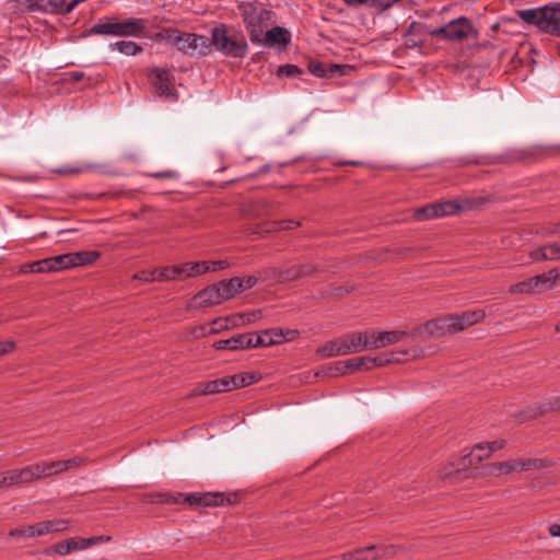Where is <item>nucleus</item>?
Returning a JSON list of instances; mask_svg holds the SVG:
<instances>
[{"instance_id":"f257e3e1","label":"nucleus","mask_w":560,"mask_h":560,"mask_svg":"<svg viewBox=\"0 0 560 560\" xmlns=\"http://www.w3.org/2000/svg\"><path fill=\"white\" fill-rule=\"evenodd\" d=\"M143 503L187 504L191 508L234 504L240 492H141Z\"/></svg>"},{"instance_id":"f03ea898","label":"nucleus","mask_w":560,"mask_h":560,"mask_svg":"<svg viewBox=\"0 0 560 560\" xmlns=\"http://www.w3.org/2000/svg\"><path fill=\"white\" fill-rule=\"evenodd\" d=\"M237 8L252 43L261 40V35L272 23V11L255 2H242Z\"/></svg>"},{"instance_id":"7ed1b4c3","label":"nucleus","mask_w":560,"mask_h":560,"mask_svg":"<svg viewBox=\"0 0 560 560\" xmlns=\"http://www.w3.org/2000/svg\"><path fill=\"white\" fill-rule=\"evenodd\" d=\"M518 15L523 21L536 25L540 31L560 37V8L544 7L522 10Z\"/></svg>"},{"instance_id":"20e7f679","label":"nucleus","mask_w":560,"mask_h":560,"mask_svg":"<svg viewBox=\"0 0 560 560\" xmlns=\"http://www.w3.org/2000/svg\"><path fill=\"white\" fill-rule=\"evenodd\" d=\"M211 43L217 50L225 56L242 58L247 50V44L243 35L231 33L224 25L212 30Z\"/></svg>"},{"instance_id":"39448f33","label":"nucleus","mask_w":560,"mask_h":560,"mask_svg":"<svg viewBox=\"0 0 560 560\" xmlns=\"http://www.w3.org/2000/svg\"><path fill=\"white\" fill-rule=\"evenodd\" d=\"M480 471L481 468L477 467L470 454L467 453L444 464L439 470V476L451 481H462L470 477L481 476Z\"/></svg>"},{"instance_id":"423d86ee","label":"nucleus","mask_w":560,"mask_h":560,"mask_svg":"<svg viewBox=\"0 0 560 560\" xmlns=\"http://www.w3.org/2000/svg\"><path fill=\"white\" fill-rule=\"evenodd\" d=\"M69 522L67 520H50L43 521L36 524L24 525L16 528H13L9 532V537L26 539L45 536L51 533L63 532L68 528Z\"/></svg>"},{"instance_id":"0eeeda50","label":"nucleus","mask_w":560,"mask_h":560,"mask_svg":"<svg viewBox=\"0 0 560 560\" xmlns=\"http://www.w3.org/2000/svg\"><path fill=\"white\" fill-rule=\"evenodd\" d=\"M558 279L556 269H552L546 273H540L530 277L526 280L520 281L512 284L509 288L510 294H537L550 290L555 287Z\"/></svg>"},{"instance_id":"6e6552de","label":"nucleus","mask_w":560,"mask_h":560,"mask_svg":"<svg viewBox=\"0 0 560 560\" xmlns=\"http://www.w3.org/2000/svg\"><path fill=\"white\" fill-rule=\"evenodd\" d=\"M46 478L42 464L0 472V489L22 486L36 479Z\"/></svg>"},{"instance_id":"1a4fd4ad","label":"nucleus","mask_w":560,"mask_h":560,"mask_svg":"<svg viewBox=\"0 0 560 560\" xmlns=\"http://www.w3.org/2000/svg\"><path fill=\"white\" fill-rule=\"evenodd\" d=\"M474 32V27L468 19L462 16L448 22L442 27L434 28L430 32L433 37H440L447 40L460 42L467 39Z\"/></svg>"},{"instance_id":"9d476101","label":"nucleus","mask_w":560,"mask_h":560,"mask_svg":"<svg viewBox=\"0 0 560 560\" xmlns=\"http://www.w3.org/2000/svg\"><path fill=\"white\" fill-rule=\"evenodd\" d=\"M412 334L421 336L423 339L441 338L446 335H453L451 320L447 315H443L415 327Z\"/></svg>"},{"instance_id":"9b49d317","label":"nucleus","mask_w":560,"mask_h":560,"mask_svg":"<svg viewBox=\"0 0 560 560\" xmlns=\"http://www.w3.org/2000/svg\"><path fill=\"white\" fill-rule=\"evenodd\" d=\"M209 266L207 261L186 262L173 267H164L159 272V278L166 280L182 279L187 277H196L207 272Z\"/></svg>"},{"instance_id":"f8f14e48","label":"nucleus","mask_w":560,"mask_h":560,"mask_svg":"<svg viewBox=\"0 0 560 560\" xmlns=\"http://www.w3.org/2000/svg\"><path fill=\"white\" fill-rule=\"evenodd\" d=\"M395 553L396 547L393 545H371L343 553L341 560H377L393 557Z\"/></svg>"},{"instance_id":"ddd939ff","label":"nucleus","mask_w":560,"mask_h":560,"mask_svg":"<svg viewBox=\"0 0 560 560\" xmlns=\"http://www.w3.org/2000/svg\"><path fill=\"white\" fill-rule=\"evenodd\" d=\"M453 332H460L470 326L482 322L486 317L483 310L466 311L463 313L448 314Z\"/></svg>"},{"instance_id":"4468645a","label":"nucleus","mask_w":560,"mask_h":560,"mask_svg":"<svg viewBox=\"0 0 560 560\" xmlns=\"http://www.w3.org/2000/svg\"><path fill=\"white\" fill-rule=\"evenodd\" d=\"M149 79L159 96L173 101L177 98L175 90L171 88V78L166 70L153 68L150 70Z\"/></svg>"},{"instance_id":"2eb2a0df","label":"nucleus","mask_w":560,"mask_h":560,"mask_svg":"<svg viewBox=\"0 0 560 560\" xmlns=\"http://www.w3.org/2000/svg\"><path fill=\"white\" fill-rule=\"evenodd\" d=\"M553 410H560V397L544 401L539 405L529 406L525 410L514 415V417L518 423H524L525 421L535 419Z\"/></svg>"},{"instance_id":"dca6fc26","label":"nucleus","mask_w":560,"mask_h":560,"mask_svg":"<svg viewBox=\"0 0 560 560\" xmlns=\"http://www.w3.org/2000/svg\"><path fill=\"white\" fill-rule=\"evenodd\" d=\"M371 331L372 350L385 348L398 343L404 338L413 336L412 331L406 330H386V331Z\"/></svg>"},{"instance_id":"f3484780","label":"nucleus","mask_w":560,"mask_h":560,"mask_svg":"<svg viewBox=\"0 0 560 560\" xmlns=\"http://www.w3.org/2000/svg\"><path fill=\"white\" fill-rule=\"evenodd\" d=\"M517 472L515 458H511L504 462L490 463L481 467L482 477H506Z\"/></svg>"},{"instance_id":"a211bd4d","label":"nucleus","mask_w":560,"mask_h":560,"mask_svg":"<svg viewBox=\"0 0 560 560\" xmlns=\"http://www.w3.org/2000/svg\"><path fill=\"white\" fill-rule=\"evenodd\" d=\"M222 302L223 300L217 284L203 289L192 299V305L199 308L212 307Z\"/></svg>"},{"instance_id":"6ab92c4d","label":"nucleus","mask_w":560,"mask_h":560,"mask_svg":"<svg viewBox=\"0 0 560 560\" xmlns=\"http://www.w3.org/2000/svg\"><path fill=\"white\" fill-rule=\"evenodd\" d=\"M346 337L350 354L359 353L364 350H372L370 330L347 334Z\"/></svg>"},{"instance_id":"aec40b11","label":"nucleus","mask_w":560,"mask_h":560,"mask_svg":"<svg viewBox=\"0 0 560 560\" xmlns=\"http://www.w3.org/2000/svg\"><path fill=\"white\" fill-rule=\"evenodd\" d=\"M162 37L165 38L170 44L177 47L178 50L185 54H191V39L195 34L182 33L175 30H165L161 33Z\"/></svg>"},{"instance_id":"412c9836","label":"nucleus","mask_w":560,"mask_h":560,"mask_svg":"<svg viewBox=\"0 0 560 560\" xmlns=\"http://www.w3.org/2000/svg\"><path fill=\"white\" fill-rule=\"evenodd\" d=\"M290 42V33L283 27H273L265 31L261 35V40L255 42L256 44L275 46V45H287Z\"/></svg>"},{"instance_id":"4be33fe9","label":"nucleus","mask_w":560,"mask_h":560,"mask_svg":"<svg viewBox=\"0 0 560 560\" xmlns=\"http://www.w3.org/2000/svg\"><path fill=\"white\" fill-rule=\"evenodd\" d=\"M351 68L349 66H340V65H327L320 61H311L308 65V70L316 77L323 78L328 74L339 73L341 75L346 74Z\"/></svg>"},{"instance_id":"5701e85b","label":"nucleus","mask_w":560,"mask_h":560,"mask_svg":"<svg viewBox=\"0 0 560 560\" xmlns=\"http://www.w3.org/2000/svg\"><path fill=\"white\" fill-rule=\"evenodd\" d=\"M145 30V21L142 19H130L116 22V36H136Z\"/></svg>"},{"instance_id":"b1692460","label":"nucleus","mask_w":560,"mask_h":560,"mask_svg":"<svg viewBox=\"0 0 560 560\" xmlns=\"http://www.w3.org/2000/svg\"><path fill=\"white\" fill-rule=\"evenodd\" d=\"M250 345V338L246 334H238L230 339L219 340L213 343L218 350H242Z\"/></svg>"},{"instance_id":"393cba45","label":"nucleus","mask_w":560,"mask_h":560,"mask_svg":"<svg viewBox=\"0 0 560 560\" xmlns=\"http://www.w3.org/2000/svg\"><path fill=\"white\" fill-rule=\"evenodd\" d=\"M88 549V540L82 537H71L54 546V551L59 556H66L75 550Z\"/></svg>"},{"instance_id":"a878e982","label":"nucleus","mask_w":560,"mask_h":560,"mask_svg":"<svg viewBox=\"0 0 560 560\" xmlns=\"http://www.w3.org/2000/svg\"><path fill=\"white\" fill-rule=\"evenodd\" d=\"M229 377H222L219 380L210 381L203 384H200L196 389V395H207V394H215L231 390Z\"/></svg>"},{"instance_id":"bb28decb","label":"nucleus","mask_w":560,"mask_h":560,"mask_svg":"<svg viewBox=\"0 0 560 560\" xmlns=\"http://www.w3.org/2000/svg\"><path fill=\"white\" fill-rule=\"evenodd\" d=\"M65 1L60 0H26V8L28 11L42 10L50 13H59L63 9Z\"/></svg>"},{"instance_id":"cd10ccee","label":"nucleus","mask_w":560,"mask_h":560,"mask_svg":"<svg viewBox=\"0 0 560 560\" xmlns=\"http://www.w3.org/2000/svg\"><path fill=\"white\" fill-rule=\"evenodd\" d=\"M435 205H436L439 218L444 217V215H451L456 212H459V211L470 208L469 200H464V201L447 200V201L438 202Z\"/></svg>"},{"instance_id":"c85d7f7f","label":"nucleus","mask_w":560,"mask_h":560,"mask_svg":"<svg viewBox=\"0 0 560 560\" xmlns=\"http://www.w3.org/2000/svg\"><path fill=\"white\" fill-rule=\"evenodd\" d=\"M223 301L230 300L237 293L242 292L240 278L235 277L230 280H222L217 284Z\"/></svg>"},{"instance_id":"c756f323","label":"nucleus","mask_w":560,"mask_h":560,"mask_svg":"<svg viewBox=\"0 0 560 560\" xmlns=\"http://www.w3.org/2000/svg\"><path fill=\"white\" fill-rule=\"evenodd\" d=\"M228 377L229 381H231L229 382L231 390L240 387H246L260 380L259 374L250 372L240 373Z\"/></svg>"},{"instance_id":"7c9ffc66","label":"nucleus","mask_w":560,"mask_h":560,"mask_svg":"<svg viewBox=\"0 0 560 560\" xmlns=\"http://www.w3.org/2000/svg\"><path fill=\"white\" fill-rule=\"evenodd\" d=\"M517 472L540 470L547 467V462L541 458H515Z\"/></svg>"},{"instance_id":"2f4dec72","label":"nucleus","mask_w":560,"mask_h":560,"mask_svg":"<svg viewBox=\"0 0 560 560\" xmlns=\"http://www.w3.org/2000/svg\"><path fill=\"white\" fill-rule=\"evenodd\" d=\"M246 335L250 338V345L248 348L268 347L271 345L280 343V339H275L272 337L268 338L271 335V331L265 330L261 335L247 332Z\"/></svg>"},{"instance_id":"473e14b6","label":"nucleus","mask_w":560,"mask_h":560,"mask_svg":"<svg viewBox=\"0 0 560 560\" xmlns=\"http://www.w3.org/2000/svg\"><path fill=\"white\" fill-rule=\"evenodd\" d=\"M72 267H80L92 264L100 257L98 252L69 253Z\"/></svg>"},{"instance_id":"72a5a7b5","label":"nucleus","mask_w":560,"mask_h":560,"mask_svg":"<svg viewBox=\"0 0 560 560\" xmlns=\"http://www.w3.org/2000/svg\"><path fill=\"white\" fill-rule=\"evenodd\" d=\"M49 272H56L72 267L70 255L63 254L47 258Z\"/></svg>"},{"instance_id":"f704fd0d","label":"nucleus","mask_w":560,"mask_h":560,"mask_svg":"<svg viewBox=\"0 0 560 560\" xmlns=\"http://www.w3.org/2000/svg\"><path fill=\"white\" fill-rule=\"evenodd\" d=\"M191 39V55L198 54V55H206L210 51V45L209 38L196 35L194 37H189Z\"/></svg>"},{"instance_id":"c9c22d12","label":"nucleus","mask_w":560,"mask_h":560,"mask_svg":"<svg viewBox=\"0 0 560 560\" xmlns=\"http://www.w3.org/2000/svg\"><path fill=\"white\" fill-rule=\"evenodd\" d=\"M271 272H272V277L279 281V282H283V281H291V280H295V279H299V273H298V267L296 266H293V267H290V268H287V269H271Z\"/></svg>"},{"instance_id":"e433bc0d","label":"nucleus","mask_w":560,"mask_h":560,"mask_svg":"<svg viewBox=\"0 0 560 560\" xmlns=\"http://www.w3.org/2000/svg\"><path fill=\"white\" fill-rule=\"evenodd\" d=\"M413 218L418 221H423V220H430V219H434V218H439V213H438V210H436V205L435 203H430V205H427L424 207H421V208H418L415 213H413Z\"/></svg>"},{"instance_id":"4c0bfd02","label":"nucleus","mask_w":560,"mask_h":560,"mask_svg":"<svg viewBox=\"0 0 560 560\" xmlns=\"http://www.w3.org/2000/svg\"><path fill=\"white\" fill-rule=\"evenodd\" d=\"M113 48L127 56H135L142 51V48L138 44L130 40L117 42L113 45Z\"/></svg>"},{"instance_id":"58836bf2","label":"nucleus","mask_w":560,"mask_h":560,"mask_svg":"<svg viewBox=\"0 0 560 560\" xmlns=\"http://www.w3.org/2000/svg\"><path fill=\"white\" fill-rule=\"evenodd\" d=\"M49 266H48V261H47V258L45 259H42V260H37V261H33V262H30V264H25V265H22L21 268H20V272L22 273H27V272H49Z\"/></svg>"},{"instance_id":"ea45409f","label":"nucleus","mask_w":560,"mask_h":560,"mask_svg":"<svg viewBox=\"0 0 560 560\" xmlns=\"http://www.w3.org/2000/svg\"><path fill=\"white\" fill-rule=\"evenodd\" d=\"M529 257L533 261H546V260L553 261L555 260V257H552V255L550 254L549 244L539 246V247L530 250Z\"/></svg>"},{"instance_id":"a19ab883","label":"nucleus","mask_w":560,"mask_h":560,"mask_svg":"<svg viewBox=\"0 0 560 560\" xmlns=\"http://www.w3.org/2000/svg\"><path fill=\"white\" fill-rule=\"evenodd\" d=\"M316 353L323 358H332L341 355L336 339L325 342L316 350Z\"/></svg>"},{"instance_id":"79ce46f5","label":"nucleus","mask_w":560,"mask_h":560,"mask_svg":"<svg viewBox=\"0 0 560 560\" xmlns=\"http://www.w3.org/2000/svg\"><path fill=\"white\" fill-rule=\"evenodd\" d=\"M472 460H475L476 465L481 463L485 459H488L491 457V454L489 453V447L485 443L476 444L471 451L469 452Z\"/></svg>"},{"instance_id":"37998d69","label":"nucleus","mask_w":560,"mask_h":560,"mask_svg":"<svg viewBox=\"0 0 560 560\" xmlns=\"http://www.w3.org/2000/svg\"><path fill=\"white\" fill-rule=\"evenodd\" d=\"M91 34L98 35H115L116 36V22L106 21L93 25L90 30Z\"/></svg>"},{"instance_id":"c03bdc74","label":"nucleus","mask_w":560,"mask_h":560,"mask_svg":"<svg viewBox=\"0 0 560 560\" xmlns=\"http://www.w3.org/2000/svg\"><path fill=\"white\" fill-rule=\"evenodd\" d=\"M301 223L299 221L288 220V221H275L269 224H267V228L264 230V232H273V231H281V230H290L295 226H299Z\"/></svg>"},{"instance_id":"a18cd8bd","label":"nucleus","mask_w":560,"mask_h":560,"mask_svg":"<svg viewBox=\"0 0 560 560\" xmlns=\"http://www.w3.org/2000/svg\"><path fill=\"white\" fill-rule=\"evenodd\" d=\"M42 465H43L45 477H49L51 475L67 470L66 464L63 460L43 463Z\"/></svg>"},{"instance_id":"49530a36","label":"nucleus","mask_w":560,"mask_h":560,"mask_svg":"<svg viewBox=\"0 0 560 560\" xmlns=\"http://www.w3.org/2000/svg\"><path fill=\"white\" fill-rule=\"evenodd\" d=\"M161 269H154V270H142L140 272H137L133 276L135 280H140L144 282H152V281H161L162 278H159V272Z\"/></svg>"},{"instance_id":"de8ad7c7","label":"nucleus","mask_w":560,"mask_h":560,"mask_svg":"<svg viewBox=\"0 0 560 560\" xmlns=\"http://www.w3.org/2000/svg\"><path fill=\"white\" fill-rule=\"evenodd\" d=\"M95 168H101V166L100 165H91V164H89V165H80V166H75V167L62 166L57 172L60 175H73V174L83 173L86 170H95Z\"/></svg>"},{"instance_id":"09e8293b","label":"nucleus","mask_w":560,"mask_h":560,"mask_svg":"<svg viewBox=\"0 0 560 560\" xmlns=\"http://www.w3.org/2000/svg\"><path fill=\"white\" fill-rule=\"evenodd\" d=\"M368 360H370V357H362V358H358V359L348 360L347 361L348 370H353V371L362 370V369L369 370V369H371V366L368 364Z\"/></svg>"},{"instance_id":"8fccbe9b","label":"nucleus","mask_w":560,"mask_h":560,"mask_svg":"<svg viewBox=\"0 0 560 560\" xmlns=\"http://www.w3.org/2000/svg\"><path fill=\"white\" fill-rule=\"evenodd\" d=\"M398 362H400L399 358L387 359L385 357H375V358H370V360H368V364L370 366L371 365L385 366V365H388L390 363H398Z\"/></svg>"},{"instance_id":"3c124183","label":"nucleus","mask_w":560,"mask_h":560,"mask_svg":"<svg viewBox=\"0 0 560 560\" xmlns=\"http://www.w3.org/2000/svg\"><path fill=\"white\" fill-rule=\"evenodd\" d=\"M300 72V69L294 65H284L278 69V75L294 77Z\"/></svg>"},{"instance_id":"603ef678","label":"nucleus","mask_w":560,"mask_h":560,"mask_svg":"<svg viewBox=\"0 0 560 560\" xmlns=\"http://www.w3.org/2000/svg\"><path fill=\"white\" fill-rule=\"evenodd\" d=\"M260 317V311H255L250 313L240 314L235 316V319L238 318L242 320V324H250L255 323Z\"/></svg>"},{"instance_id":"864d4df0","label":"nucleus","mask_w":560,"mask_h":560,"mask_svg":"<svg viewBox=\"0 0 560 560\" xmlns=\"http://www.w3.org/2000/svg\"><path fill=\"white\" fill-rule=\"evenodd\" d=\"M348 370L347 361L337 362L334 366L327 369V374H345Z\"/></svg>"},{"instance_id":"5fc2aeb1","label":"nucleus","mask_w":560,"mask_h":560,"mask_svg":"<svg viewBox=\"0 0 560 560\" xmlns=\"http://www.w3.org/2000/svg\"><path fill=\"white\" fill-rule=\"evenodd\" d=\"M15 342L12 340L0 341V357L14 351Z\"/></svg>"},{"instance_id":"6e6d98bb","label":"nucleus","mask_w":560,"mask_h":560,"mask_svg":"<svg viewBox=\"0 0 560 560\" xmlns=\"http://www.w3.org/2000/svg\"><path fill=\"white\" fill-rule=\"evenodd\" d=\"M336 341L341 355L350 354L346 335L336 338Z\"/></svg>"},{"instance_id":"4d7b16f0","label":"nucleus","mask_w":560,"mask_h":560,"mask_svg":"<svg viewBox=\"0 0 560 560\" xmlns=\"http://www.w3.org/2000/svg\"><path fill=\"white\" fill-rule=\"evenodd\" d=\"M258 279L254 276H248L246 278H240V282L242 285V292L253 288L257 283Z\"/></svg>"},{"instance_id":"13d9d810","label":"nucleus","mask_w":560,"mask_h":560,"mask_svg":"<svg viewBox=\"0 0 560 560\" xmlns=\"http://www.w3.org/2000/svg\"><path fill=\"white\" fill-rule=\"evenodd\" d=\"M485 444L489 447V453L492 455L494 452L504 448L506 443L504 440H497Z\"/></svg>"},{"instance_id":"bf43d9fd","label":"nucleus","mask_w":560,"mask_h":560,"mask_svg":"<svg viewBox=\"0 0 560 560\" xmlns=\"http://www.w3.org/2000/svg\"><path fill=\"white\" fill-rule=\"evenodd\" d=\"M66 464L67 470L81 466L84 463V458L80 456H75L69 459L63 460Z\"/></svg>"},{"instance_id":"052dcab7","label":"nucleus","mask_w":560,"mask_h":560,"mask_svg":"<svg viewBox=\"0 0 560 560\" xmlns=\"http://www.w3.org/2000/svg\"><path fill=\"white\" fill-rule=\"evenodd\" d=\"M207 265L209 266L207 271H217V270L224 269L225 267L229 266L226 260H215V261H211V262L207 261Z\"/></svg>"},{"instance_id":"680f3d73","label":"nucleus","mask_w":560,"mask_h":560,"mask_svg":"<svg viewBox=\"0 0 560 560\" xmlns=\"http://www.w3.org/2000/svg\"><path fill=\"white\" fill-rule=\"evenodd\" d=\"M298 267L299 278L312 275L316 268L313 265H301Z\"/></svg>"},{"instance_id":"e2e57ef3","label":"nucleus","mask_w":560,"mask_h":560,"mask_svg":"<svg viewBox=\"0 0 560 560\" xmlns=\"http://www.w3.org/2000/svg\"><path fill=\"white\" fill-rule=\"evenodd\" d=\"M550 254L555 257V260H560V240L557 242L549 243Z\"/></svg>"},{"instance_id":"0e129e2a","label":"nucleus","mask_w":560,"mask_h":560,"mask_svg":"<svg viewBox=\"0 0 560 560\" xmlns=\"http://www.w3.org/2000/svg\"><path fill=\"white\" fill-rule=\"evenodd\" d=\"M109 539L110 538L108 536H96V537H91V538H83V540H88V548L93 545L103 542V541H108Z\"/></svg>"},{"instance_id":"69168bd1","label":"nucleus","mask_w":560,"mask_h":560,"mask_svg":"<svg viewBox=\"0 0 560 560\" xmlns=\"http://www.w3.org/2000/svg\"><path fill=\"white\" fill-rule=\"evenodd\" d=\"M412 357L411 360H419L427 357L425 350L423 348H413L411 349Z\"/></svg>"},{"instance_id":"338daca9","label":"nucleus","mask_w":560,"mask_h":560,"mask_svg":"<svg viewBox=\"0 0 560 560\" xmlns=\"http://www.w3.org/2000/svg\"><path fill=\"white\" fill-rule=\"evenodd\" d=\"M84 78V73L81 71H72L68 73V79L72 82H78Z\"/></svg>"},{"instance_id":"774afa93","label":"nucleus","mask_w":560,"mask_h":560,"mask_svg":"<svg viewBox=\"0 0 560 560\" xmlns=\"http://www.w3.org/2000/svg\"><path fill=\"white\" fill-rule=\"evenodd\" d=\"M548 532H549L550 536L560 538V524H556V523L551 524L548 527Z\"/></svg>"}]
</instances>
